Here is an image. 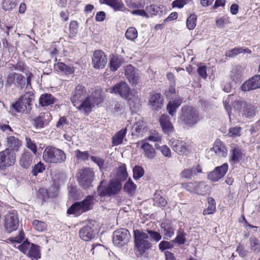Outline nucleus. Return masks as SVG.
Listing matches in <instances>:
<instances>
[{"label": "nucleus", "instance_id": "obj_54", "mask_svg": "<svg viewBox=\"0 0 260 260\" xmlns=\"http://www.w3.org/2000/svg\"><path fill=\"white\" fill-rule=\"evenodd\" d=\"M32 225L35 229L39 232H42L46 228V224L45 222L35 220L32 222Z\"/></svg>", "mask_w": 260, "mask_h": 260}, {"label": "nucleus", "instance_id": "obj_34", "mask_svg": "<svg viewBox=\"0 0 260 260\" xmlns=\"http://www.w3.org/2000/svg\"><path fill=\"white\" fill-rule=\"evenodd\" d=\"M128 176L127 173L126 171V165L125 164H121L118 168L117 170V178H114V179H118L120 181L125 180Z\"/></svg>", "mask_w": 260, "mask_h": 260}, {"label": "nucleus", "instance_id": "obj_35", "mask_svg": "<svg viewBox=\"0 0 260 260\" xmlns=\"http://www.w3.org/2000/svg\"><path fill=\"white\" fill-rule=\"evenodd\" d=\"M242 152L240 149L237 147H233L231 150V161L233 163H237L242 158Z\"/></svg>", "mask_w": 260, "mask_h": 260}, {"label": "nucleus", "instance_id": "obj_49", "mask_svg": "<svg viewBox=\"0 0 260 260\" xmlns=\"http://www.w3.org/2000/svg\"><path fill=\"white\" fill-rule=\"evenodd\" d=\"M133 177L135 179H139L141 178L144 174V170L142 167L135 166L133 169Z\"/></svg>", "mask_w": 260, "mask_h": 260}, {"label": "nucleus", "instance_id": "obj_41", "mask_svg": "<svg viewBox=\"0 0 260 260\" xmlns=\"http://www.w3.org/2000/svg\"><path fill=\"white\" fill-rule=\"evenodd\" d=\"M15 84H16L18 88H20L21 89H23L24 87L27 88L31 85V83L30 85H27V78L25 79L22 75L19 74H17Z\"/></svg>", "mask_w": 260, "mask_h": 260}, {"label": "nucleus", "instance_id": "obj_27", "mask_svg": "<svg viewBox=\"0 0 260 260\" xmlns=\"http://www.w3.org/2000/svg\"><path fill=\"white\" fill-rule=\"evenodd\" d=\"M182 103V99L177 98L174 100L170 101L167 105V110L168 113L171 116H174L176 112L177 109Z\"/></svg>", "mask_w": 260, "mask_h": 260}, {"label": "nucleus", "instance_id": "obj_1", "mask_svg": "<svg viewBox=\"0 0 260 260\" xmlns=\"http://www.w3.org/2000/svg\"><path fill=\"white\" fill-rule=\"evenodd\" d=\"M86 90L84 86L78 85L73 91L70 97L74 106L81 111L89 113L94 105H98L102 102L100 97L94 98L90 95L86 96Z\"/></svg>", "mask_w": 260, "mask_h": 260}, {"label": "nucleus", "instance_id": "obj_24", "mask_svg": "<svg viewBox=\"0 0 260 260\" xmlns=\"http://www.w3.org/2000/svg\"><path fill=\"white\" fill-rule=\"evenodd\" d=\"M50 115L49 113H41L39 116L35 117L32 120V124L36 128H42L48 123V120Z\"/></svg>", "mask_w": 260, "mask_h": 260}, {"label": "nucleus", "instance_id": "obj_63", "mask_svg": "<svg viewBox=\"0 0 260 260\" xmlns=\"http://www.w3.org/2000/svg\"><path fill=\"white\" fill-rule=\"evenodd\" d=\"M188 2L189 0H175L172 2V6L173 8L177 7L180 9L186 5Z\"/></svg>", "mask_w": 260, "mask_h": 260}, {"label": "nucleus", "instance_id": "obj_56", "mask_svg": "<svg viewBox=\"0 0 260 260\" xmlns=\"http://www.w3.org/2000/svg\"><path fill=\"white\" fill-rule=\"evenodd\" d=\"M25 140L26 147L30 149L34 154H36L37 149L35 143L28 137H26Z\"/></svg>", "mask_w": 260, "mask_h": 260}, {"label": "nucleus", "instance_id": "obj_59", "mask_svg": "<svg viewBox=\"0 0 260 260\" xmlns=\"http://www.w3.org/2000/svg\"><path fill=\"white\" fill-rule=\"evenodd\" d=\"M110 7H111L115 11H122L124 8V5L120 0H114Z\"/></svg>", "mask_w": 260, "mask_h": 260}, {"label": "nucleus", "instance_id": "obj_12", "mask_svg": "<svg viewBox=\"0 0 260 260\" xmlns=\"http://www.w3.org/2000/svg\"><path fill=\"white\" fill-rule=\"evenodd\" d=\"M130 238V233L127 229H120L113 233V242L115 245L120 247L126 244Z\"/></svg>", "mask_w": 260, "mask_h": 260}, {"label": "nucleus", "instance_id": "obj_40", "mask_svg": "<svg viewBox=\"0 0 260 260\" xmlns=\"http://www.w3.org/2000/svg\"><path fill=\"white\" fill-rule=\"evenodd\" d=\"M208 207L206 209L204 210V215L213 214L216 210V204L213 198H209L208 199Z\"/></svg>", "mask_w": 260, "mask_h": 260}, {"label": "nucleus", "instance_id": "obj_43", "mask_svg": "<svg viewBox=\"0 0 260 260\" xmlns=\"http://www.w3.org/2000/svg\"><path fill=\"white\" fill-rule=\"evenodd\" d=\"M46 169V166L41 161L36 164L32 168L31 173L34 176H36L39 173H42Z\"/></svg>", "mask_w": 260, "mask_h": 260}, {"label": "nucleus", "instance_id": "obj_28", "mask_svg": "<svg viewBox=\"0 0 260 260\" xmlns=\"http://www.w3.org/2000/svg\"><path fill=\"white\" fill-rule=\"evenodd\" d=\"M33 155L28 151H25L22 154L20 164L24 169H27L31 165Z\"/></svg>", "mask_w": 260, "mask_h": 260}, {"label": "nucleus", "instance_id": "obj_45", "mask_svg": "<svg viewBox=\"0 0 260 260\" xmlns=\"http://www.w3.org/2000/svg\"><path fill=\"white\" fill-rule=\"evenodd\" d=\"M136 185L133 182L131 178L128 179L123 187L124 191L128 193H133L136 189Z\"/></svg>", "mask_w": 260, "mask_h": 260}, {"label": "nucleus", "instance_id": "obj_13", "mask_svg": "<svg viewBox=\"0 0 260 260\" xmlns=\"http://www.w3.org/2000/svg\"><path fill=\"white\" fill-rule=\"evenodd\" d=\"M233 106L235 109L239 110L242 109V115L246 118L253 117L256 113L255 108L253 105L247 104L243 101H235Z\"/></svg>", "mask_w": 260, "mask_h": 260}, {"label": "nucleus", "instance_id": "obj_15", "mask_svg": "<svg viewBox=\"0 0 260 260\" xmlns=\"http://www.w3.org/2000/svg\"><path fill=\"white\" fill-rule=\"evenodd\" d=\"M229 168L227 163L216 167L214 170L210 172L208 175V178L212 182H216L223 178L226 174Z\"/></svg>", "mask_w": 260, "mask_h": 260}, {"label": "nucleus", "instance_id": "obj_42", "mask_svg": "<svg viewBox=\"0 0 260 260\" xmlns=\"http://www.w3.org/2000/svg\"><path fill=\"white\" fill-rule=\"evenodd\" d=\"M121 59L116 56H113L110 61V69L112 71H116L121 66Z\"/></svg>", "mask_w": 260, "mask_h": 260}, {"label": "nucleus", "instance_id": "obj_64", "mask_svg": "<svg viewBox=\"0 0 260 260\" xmlns=\"http://www.w3.org/2000/svg\"><path fill=\"white\" fill-rule=\"evenodd\" d=\"M30 243L26 240L23 243L18 246L19 249L24 253H26L27 250L30 248Z\"/></svg>", "mask_w": 260, "mask_h": 260}, {"label": "nucleus", "instance_id": "obj_25", "mask_svg": "<svg viewBox=\"0 0 260 260\" xmlns=\"http://www.w3.org/2000/svg\"><path fill=\"white\" fill-rule=\"evenodd\" d=\"M202 172V168L200 165L196 167H192L191 169L183 170L181 173L182 177L188 179H191L192 176L197 175L199 173Z\"/></svg>", "mask_w": 260, "mask_h": 260}, {"label": "nucleus", "instance_id": "obj_57", "mask_svg": "<svg viewBox=\"0 0 260 260\" xmlns=\"http://www.w3.org/2000/svg\"><path fill=\"white\" fill-rule=\"evenodd\" d=\"M205 184L203 182H200L198 183L196 182L194 192L202 195L205 194V191L203 190V189L205 188Z\"/></svg>", "mask_w": 260, "mask_h": 260}, {"label": "nucleus", "instance_id": "obj_30", "mask_svg": "<svg viewBox=\"0 0 260 260\" xmlns=\"http://www.w3.org/2000/svg\"><path fill=\"white\" fill-rule=\"evenodd\" d=\"M126 133V128H122L120 131L116 133L112 137V145L114 146H117L121 144Z\"/></svg>", "mask_w": 260, "mask_h": 260}, {"label": "nucleus", "instance_id": "obj_38", "mask_svg": "<svg viewBox=\"0 0 260 260\" xmlns=\"http://www.w3.org/2000/svg\"><path fill=\"white\" fill-rule=\"evenodd\" d=\"M161 227L163 230L164 234L166 237L170 238L174 235L175 229L171 223H162Z\"/></svg>", "mask_w": 260, "mask_h": 260}, {"label": "nucleus", "instance_id": "obj_33", "mask_svg": "<svg viewBox=\"0 0 260 260\" xmlns=\"http://www.w3.org/2000/svg\"><path fill=\"white\" fill-rule=\"evenodd\" d=\"M27 255L31 258V260H37L41 257V254L39 246L31 244L29 250L28 251Z\"/></svg>", "mask_w": 260, "mask_h": 260}, {"label": "nucleus", "instance_id": "obj_9", "mask_svg": "<svg viewBox=\"0 0 260 260\" xmlns=\"http://www.w3.org/2000/svg\"><path fill=\"white\" fill-rule=\"evenodd\" d=\"M79 185L83 189H86L91 187L94 180V172L91 168H85L79 170L77 175Z\"/></svg>", "mask_w": 260, "mask_h": 260}, {"label": "nucleus", "instance_id": "obj_39", "mask_svg": "<svg viewBox=\"0 0 260 260\" xmlns=\"http://www.w3.org/2000/svg\"><path fill=\"white\" fill-rule=\"evenodd\" d=\"M242 76V69L241 67L236 66L231 71V77L235 82L239 81Z\"/></svg>", "mask_w": 260, "mask_h": 260}, {"label": "nucleus", "instance_id": "obj_62", "mask_svg": "<svg viewBox=\"0 0 260 260\" xmlns=\"http://www.w3.org/2000/svg\"><path fill=\"white\" fill-rule=\"evenodd\" d=\"M90 158L92 161L99 166L101 170L103 168L105 160L102 158L98 156H90Z\"/></svg>", "mask_w": 260, "mask_h": 260}, {"label": "nucleus", "instance_id": "obj_6", "mask_svg": "<svg viewBox=\"0 0 260 260\" xmlns=\"http://www.w3.org/2000/svg\"><path fill=\"white\" fill-rule=\"evenodd\" d=\"M135 250L137 255H142L147 250L150 248L152 244L148 240L147 234L139 230H134Z\"/></svg>", "mask_w": 260, "mask_h": 260}, {"label": "nucleus", "instance_id": "obj_44", "mask_svg": "<svg viewBox=\"0 0 260 260\" xmlns=\"http://www.w3.org/2000/svg\"><path fill=\"white\" fill-rule=\"evenodd\" d=\"M185 234L182 229H180L177 232V235L176 238L172 241V242L178 243L179 245H183L186 242L185 237Z\"/></svg>", "mask_w": 260, "mask_h": 260}, {"label": "nucleus", "instance_id": "obj_51", "mask_svg": "<svg viewBox=\"0 0 260 260\" xmlns=\"http://www.w3.org/2000/svg\"><path fill=\"white\" fill-rule=\"evenodd\" d=\"M59 187L57 184H53L47 191V196L50 198L56 197L58 193Z\"/></svg>", "mask_w": 260, "mask_h": 260}, {"label": "nucleus", "instance_id": "obj_8", "mask_svg": "<svg viewBox=\"0 0 260 260\" xmlns=\"http://www.w3.org/2000/svg\"><path fill=\"white\" fill-rule=\"evenodd\" d=\"M34 101L33 94L25 93L19 100L12 105V109L16 112L22 113H28L32 109V103Z\"/></svg>", "mask_w": 260, "mask_h": 260}, {"label": "nucleus", "instance_id": "obj_14", "mask_svg": "<svg viewBox=\"0 0 260 260\" xmlns=\"http://www.w3.org/2000/svg\"><path fill=\"white\" fill-rule=\"evenodd\" d=\"M94 221L88 222L79 231V234L81 239L85 241L91 240L95 237Z\"/></svg>", "mask_w": 260, "mask_h": 260}, {"label": "nucleus", "instance_id": "obj_18", "mask_svg": "<svg viewBox=\"0 0 260 260\" xmlns=\"http://www.w3.org/2000/svg\"><path fill=\"white\" fill-rule=\"evenodd\" d=\"M169 144L172 149L180 155L184 154L188 151V145L182 140L172 139L170 140Z\"/></svg>", "mask_w": 260, "mask_h": 260}, {"label": "nucleus", "instance_id": "obj_2", "mask_svg": "<svg viewBox=\"0 0 260 260\" xmlns=\"http://www.w3.org/2000/svg\"><path fill=\"white\" fill-rule=\"evenodd\" d=\"M111 93L119 95L124 99H127L131 107L137 108L140 105V95L134 89H131L124 81L116 83L109 88Z\"/></svg>", "mask_w": 260, "mask_h": 260}, {"label": "nucleus", "instance_id": "obj_16", "mask_svg": "<svg viewBox=\"0 0 260 260\" xmlns=\"http://www.w3.org/2000/svg\"><path fill=\"white\" fill-rule=\"evenodd\" d=\"M107 63V58L102 50H96L93 53L92 64L95 69H103Z\"/></svg>", "mask_w": 260, "mask_h": 260}, {"label": "nucleus", "instance_id": "obj_29", "mask_svg": "<svg viewBox=\"0 0 260 260\" xmlns=\"http://www.w3.org/2000/svg\"><path fill=\"white\" fill-rule=\"evenodd\" d=\"M56 99L50 93L42 94L39 98V104L42 106H47L55 103Z\"/></svg>", "mask_w": 260, "mask_h": 260}, {"label": "nucleus", "instance_id": "obj_52", "mask_svg": "<svg viewBox=\"0 0 260 260\" xmlns=\"http://www.w3.org/2000/svg\"><path fill=\"white\" fill-rule=\"evenodd\" d=\"M75 154L78 159L86 160H88L89 154L88 151H81L80 150H76Z\"/></svg>", "mask_w": 260, "mask_h": 260}, {"label": "nucleus", "instance_id": "obj_7", "mask_svg": "<svg viewBox=\"0 0 260 260\" xmlns=\"http://www.w3.org/2000/svg\"><path fill=\"white\" fill-rule=\"evenodd\" d=\"M95 199L93 196L86 197L82 201L77 202L73 204L68 210L69 214H74L79 215L92 208Z\"/></svg>", "mask_w": 260, "mask_h": 260}, {"label": "nucleus", "instance_id": "obj_21", "mask_svg": "<svg viewBox=\"0 0 260 260\" xmlns=\"http://www.w3.org/2000/svg\"><path fill=\"white\" fill-rule=\"evenodd\" d=\"M159 122L165 134H171L174 131V127L168 115H162L159 119Z\"/></svg>", "mask_w": 260, "mask_h": 260}, {"label": "nucleus", "instance_id": "obj_17", "mask_svg": "<svg viewBox=\"0 0 260 260\" xmlns=\"http://www.w3.org/2000/svg\"><path fill=\"white\" fill-rule=\"evenodd\" d=\"M125 76L132 86L136 85L140 81L139 73L136 72L134 67L131 64L125 67Z\"/></svg>", "mask_w": 260, "mask_h": 260}, {"label": "nucleus", "instance_id": "obj_31", "mask_svg": "<svg viewBox=\"0 0 260 260\" xmlns=\"http://www.w3.org/2000/svg\"><path fill=\"white\" fill-rule=\"evenodd\" d=\"M8 149H11L12 151H18L22 146V142L14 136H10L8 138Z\"/></svg>", "mask_w": 260, "mask_h": 260}, {"label": "nucleus", "instance_id": "obj_32", "mask_svg": "<svg viewBox=\"0 0 260 260\" xmlns=\"http://www.w3.org/2000/svg\"><path fill=\"white\" fill-rule=\"evenodd\" d=\"M211 149L219 156L225 157L227 155V150L220 141H216Z\"/></svg>", "mask_w": 260, "mask_h": 260}, {"label": "nucleus", "instance_id": "obj_19", "mask_svg": "<svg viewBox=\"0 0 260 260\" xmlns=\"http://www.w3.org/2000/svg\"><path fill=\"white\" fill-rule=\"evenodd\" d=\"M241 88L243 91H249L260 88V75H254L246 81L242 85Z\"/></svg>", "mask_w": 260, "mask_h": 260}, {"label": "nucleus", "instance_id": "obj_55", "mask_svg": "<svg viewBox=\"0 0 260 260\" xmlns=\"http://www.w3.org/2000/svg\"><path fill=\"white\" fill-rule=\"evenodd\" d=\"M147 233L149 235L150 239L152 241L157 242L161 239V236L157 232L147 230Z\"/></svg>", "mask_w": 260, "mask_h": 260}, {"label": "nucleus", "instance_id": "obj_50", "mask_svg": "<svg viewBox=\"0 0 260 260\" xmlns=\"http://www.w3.org/2000/svg\"><path fill=\"white\" fill-rule=\"evenodd\" d=\"M242 128L239 126L232 127L229 128L228 135L231 137H239L241 135Z\"/></svg>", "mask_w": 260, "mask_h": 260}, {"label": "nucleus", "instance_id": "obj_20", "mask_svg": "<svg viewBox=\"0 0 260 260\" xmlns=\"http://www.w3.org/2000/svg\"><path fill=\"white\" fill-rule=\"evenodd\" d=\"M148 103L152 110L157 111L162 108L164 99L160 93H155L150 96Z\"/></svg>", "mask_w": 260, "mask_h": 260}, {"label": "nucleus", "instance_id": "obj_60", "mask_svg": "<svg viewBox=\"0 0 260 260\" xmlns=\"http://www.w3.org/2000/svg\"><path fill=\"white\" fill-rule=\"evenodd\" d=\"M147 140L152 142H158L161 140V137L156 131H151Z\"/></svg>", "mask_w": 260, "mask_h": 260}, {"label": "nucleus", "instance_id": "obj_58", "mask_svg": "<svg viewBox=\"0 0 260 260\" xmlns=\"http://www.w3.org/2000/svg\"><path fill=\"white\" fill-rule=\"evenodd\" d=\"M243 48L237 47L231 49L226 53V55L229 57H233L239 54L242 53Z\"/></svg>", "mask_w": 260, "mask_h": 260}, {"label": "nucleus", "instance_id": "obj_46", "mask_svg": "<svg viewBox=\"0 0 260 260\" xmlns=\"http://www.w3.org/2000/svg\"><path fill=\"white\" fill-rule=\"evenodd\" d=\"M125 35L127 39L133 41L138 37V32L135 27H130L127 29Z\"/></svg>", "mask_w": 260, "mask_h": 260}, {"label": "nucleus", "instance_id": "obj_10", "mask_svg": "<svg viewBox=\"0 0 260 260\" xmlns=\"http://www.w3.org/2000/svg\"><path fill=\"white\" fill-rule=\"evenodd\" d=\"M19 225V220L17 211L13 210L6 215L4 226L7 233H11L16 231Z\"/></svg>", "mask_w": 260, "mask_h": 260}, {"label": "nucleus", "instance_id": "obj_4", "mask_svg": "<svg viewBox=\"0 0 260 260\" xmlns=\"http://www.w3.org/2000/svg\"><path fill=\"white\" fill-rule=\"evenodd\" d=\"M103 180L97 187V193L101 198L111 197L119 193L122 188V184L118 179H111L107 185H104Z\"/></svg>", "mask_w": 260, "mask_h": 260}, {"label": "nucleus", "instance_id": "obj_22", "mask_svg": "<svg viewBox=\"0 0 260 260\" xmlns=\"http://www.w3.org/2000/svg\"><path fill=\"white\" fill-rule=\"evenodd\" d=\"M10 68L11 71L17 70L24 73L27 76V85H30L31 79L33 75L32 73L29 72L28 68L24 65V63L18 62L15 65L11 64V67H10Z\"/></svg>", "mask_w": 260, "mask_h": 260}, {"label": "nucleus", "instance_id": "obj_11", "mask_svg": "<svg viewBox=\"0 0 260 260\" xmlns=\"http://www.w3.org/2000/svg\"><path fill=\"white\" fill-rule=\"evenodd\" d=\"M16 160V156L14 151L11 149H6L0 152V170H5L13 166Z\"/></svg>", "mask_w": 260, "mask_h": 260}, {"label": "nucleus", "instance_id": "obj_3", "mask_svg": "<svg viewBox=\"0 0 260 260\" xmlns=\"http://www.w3.org/2000/svg\"><path fill=\"white\" fill-rule=\"evenodd\" d=\"M198 110L194 107L183 106L179 113V122L185 126H192L200 121Z\"/></svg>", "mask_w": 260, "mask_h": 260}, {"label": "nucleus", "instance_id": "obj_47", "mask_svg": "<svg viewBox=\"0 0 260 260\" xmlns=\"http://www.w3.org/2000/svg\"><path fill=\"white\" fill-rule=\"evenodd\" d=\"M197 16L195 14H191L186 20V26L188 29L192 30L196 26Z\"/></svg>", "mask_w": 260, "mask_h": 260}, {"label": "nucleus", "instance_id": "obj_53", "mask_svg": "<svg viewBox=\"0 0 260 260\" xmlns=\"http://www.w3.org/2000/svg\"><path fill=\"white\" fill-rule=\"evenodd\" d=\"M155 147L156 149H160L164 156L168 157H170L171 156V150L166 145L159 146L158 144H155Z\"/></svg>", "mask_w": 260, "mask_h": 260}, {"label": "nucleus", "instance_id": "obj_5", "mask_svg": "<svg viewBox=\"0 0 260 260\" xmlns=\"http://www.w3.org/2000/svg\"><path fill=\"white\" fill-rule=\"evenodd\" d=\"M43 158L47 163L60 164L66 161L67 156L61 149L53 146H48L43 152Z\"/></svg>", "mask_w": 260, "mask_h": 260}, {"label": "nucleus", "instance_id": "obj_48", "mask_svg": "<svg viewBox=\"0 0 260 260\" xmlns=\"http://www.w3.org/2000/svg\"><path fill=\"white\" fill-rule=\"evenodd\" d=\"M16 6V0H3L2 8L6 11H10Z\"/></svg>", "mask_w": 260, "mask_h": 260}, {"label": "nucleus", "instance_id": "obj_36", "mask_svg": "<svg viewBox=\"0 0 260 260\" xmlns=\"http://www.w3.org/2000/svg\"><path fill=\"white\" fill-rule=\"evenodd\" d=\"M164 9V6H158L155 5H151L146 7V11L152 15H161Z\"/></svg>", "mask_w": 260, "mask_h": 260}, {"label": "nucleus", "instance_id": "obj_61", "mask_svg": "<svg viewBox=\"0 0 260 260\" xmlns=\"http://www.w3.org/2000/svg\"><path fill=\"white\" fill-rule=\"evenodd\" d=\"M173 247V245L168 241H162L159 244V249L160 251H163L166 249H171Z\"/></svg>", "mask_w": 260, "mask_h": 260}, {"label": "nucleus", "instance_id": "obj_37", "mask_svg": "<svg viewBox=\"0 0 260 260\" xmlns=\"http://www.w3.org/2000/svg\"><path fill=\"white\" fill-rule=\"evenodd\" d=\"M249 241L251 250L255 253H258L260 251L259 240L254 236H251L249 238Z\"/></svg>", "mask_w": 260, "mask_h": 260}, {"label": "nucleus", "instance_id": "obj_23", "mask_svg": "<svg viewBox=\"0 0 260 260\" xmlns=\"http://www.w3.org/2000/svg\"><path fill=\"white\" fill-rule=\"evenodd\" d=\"M146 140L141 141V148L144 151V155L148 159H153L156 156V152L154 148L151 145L147 143Z\"/></svg>", "mask_w": 260, "mask_h": 260}, {"label": "nucleus", "instance_id": "obj_26", "mask_svg": "<svg viewBox=\"0 0 260 260\" xmlns=\"http://www.w3.org/2000/svg\"><path fill=\"white\" fill-rule=\"evenodd\" d=\"M54 69L56 71L61 72L66 75L72 74L75 71L74 68L72 66H69L61 62L55 64Z\"/></svg>", "mask_w": 260, "mask_h": 260}]
</instances>
